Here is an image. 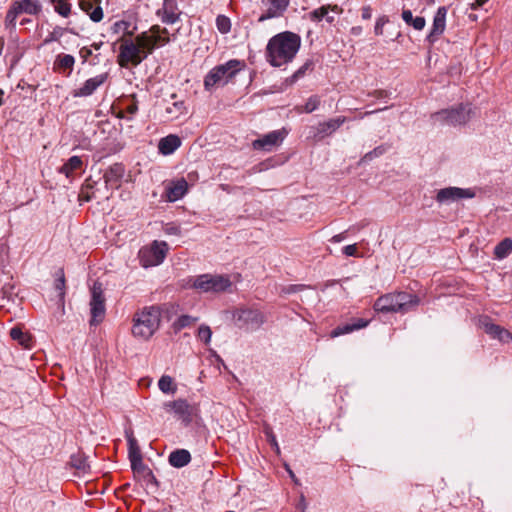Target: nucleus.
Returning a JSON list of instances; mask_svg holds the SVG:
<instances>
[{
  "label": "nucleus",
  "mask_w": 512,
  "mask_h": 512,
  "mask_svg": "<svg viewBox=\"0 0 512 512\" xmlns=\"http://www.w3.org/2000/svg\"><path fill=\"white\" fill-rule=\"evenodd\" d=\"M124 147L121 130H112L108 132L100 149V158L115 154Z\"/></svg>",
  "instance_id": "14"
},
{
  "label": "nucleus",
  "mask_w": 512,
  "mask_h": 512,
  "mask_svg": "<svg viewBox=\"0 0 512 512\" xmlns=\"http://www.w3.org/2000/svg\"><path fill=\"white\" fill-rule=\"evenodd\" d=\"M169 464L175 468H182L191 461V454L186 449H176L168 457Z\"/></svg>",
  "instance_id": "28"
},
{
  "label": "nucleus",
  "mask_w": 512,
  "mask_h": 512,
  "mask_svg": "<svg viewBox=\"0 0 512 512\" xmlns=\"http://www.w3.org/2000/svg\"><path fill=\"white\" fill-rule=\"evenodd\" d=\"M320 104V100L317 96H312L308 99V101L304 105V111L307 113H311L317 109Z\"/></svg>",
  "instance_id": "49"
},
{
  "label": "nucleus",
  "mask_w": 512,
  "mask_h": 512,
  "mask_svg": "<svg viewBox=\"0 0 512 512\" xmlns=\"http://www.w3.org/2000/svg\"><path fill=\"white\" fill-rule=\"evenodd\" d=\"M486 2H487V0H475V2L472 3V8L477 9V8L483 6Z\"/></svg>",
  "instance_id": "62"
},
{
  "label": "nucleus",
  "mask_w": 512,
  "mask_h": 512,
  "mask_svg": "<svg viewBox=\"0 0 512 512\" xmlns=\"http://www.w3.org/2000/svg\"><path fill=\"white\" fill-rule=\"evenodd\" d=\"M233 319L238 328L246 331L257 330L265 323L264 314L251 308L237 309L233 314Z\"/></svg>",
  "instance_id": "9"
},
{
  "label": "nucleus",
  "mask_w": 512,
  "mask_h": 512,
  "mask_svg": "<svg viewBox=\"0 0 512 512\" xmlns=\"http://www.w3.org/2000/svg\"><path fill=\"white\" fill-rule=\"evenodd\" d=\"M158 387L165 394H174L177 391V386L174 384L173 378L168 375H163L159 379Z\"/></svg>",
  "instance_id": "39"
},
{
  "label": "nucleus",
  "mask_w": 512,
  "mask_h": 512,
  "mask_svg": "<svg viewBox=\"0 0 512 512\" xmlns=\"http://www.w3.org/2000/svg\"><path fill=\"white\" fill-rule=\"evenodd\" d=\"M50 2L60 16L67 18L71 14V4L68 0H51Z\"/></svg>",
  "instance_id": "42"
},
{
  "label": "nucleus",
  "mask_w": 512,
  "mask_h": 512,
  "mask_svg": "<svg viewBox=\"0 0 512 512\" xmlns=\"http://www.w3.org/2000/svg\"><path fill=\"white\" fill-rule=\"evenodd\" d=\"M125 173V167L122 163H114L104 173V181L111 188H119L121 179Z\"/></svg>",
  "instance_id": "18"
},
{
  "label": "nucleus",
  "mask_w": 512,
  "mask_h": 512,
  "mask_svg": "<svg viewBox=\"0 0 512 512\" xmlns=\"http://www.w3.org/2000/svg\"><path fill=\"white\" fill-rule=\"evenodd\" d=\"M164 409L168 412H174L185 427H188L199 414V408L196 404H190L182 398L165 402Z\"/></svg>",
  "instance_id": "7"
},
{
  "label": "nucleus",
  "mask_w": 512,
  "mask_h": 512,
  "mask_svg": "<svg viewBox=\"0 0 512 512\" xmlns=\"http://www.w3.org/2000/svg\"><path fill=\"white\" fill-rule=\"evenodd\" d=\"M471 115L469 105H459L457 108L445 109L432 116L434 125L462 126L467 123Z\"/></svg>",
  "instance_id": "5"
},
{
  "label": "nucleus",
  "mask_w": 512,
  "mask_h": 512,
  "mask_svg": "<svg viewBox=\"0 0 512 512\" xmlns=\"http://www.w3.org/2000/svg\"><path fill=\"white\" fill-rule=\"evenodd\" d=\"M312 68V62L307 61L305 62L293 75L292 79L293 81L298 80L299 78L303 77L307 70Z\"/></svg>",
  "instance_id": "50"
},
{
  "label": "nucleus",
  "mask_w": 512,
  "mask_h": 512,
  "mask_svg": "<svg viewBox=\"0 0 512 512\" xmlns=\"http://www.w3.org/2000/svg\"><path fill=\"white\" fill-rule=\"evenodd\" d=\"M475 195V191L471 188L451 186L438 190L435 199L438 203H449L460 199L474 198Z\"/></svg>",
  "instance_id": "12"
},
{
  "label": "nucleus",
  "mask_w": 512,
  "mask_h": 512,
  "mask_svg": "<svg viewBox=\"0 0 512 512\" xmlns=\"http://www.w3.org/2000/svg\"><path fill=\"white\" fill-rule=\"evenodd\" d=\"M130 27V23L127 22V21H124V20H121V21H117L115 22L112 26H111V31L114 33V34H119V33H123V34H129L131 35L132 33L128 31Z\"/></svg>",
  "instance_id": "47"
},
{
  "label": "nucleus",
  "mask_w": 512,
  "mask_h": 512,
  "mask_svg": "<svg viewBox=\"0 0 512 512\" xmlns=\"http://www.w3.org/2000/svg\"><path fill=\"white\" fill-rule=\"evenodd\" d=\"M371 15H372V11H371V8L369 6H366V7L362 8V18L363 19H366V20L370 19Z\"/></svg>",
  "instance_id": "61"
},
{
  "label": "nucleus",
  "mask_w": 512,
  "mask_h": 512,
  "mask_svg": "<svg viewBox=\"0 0 512 512\" xmlns=\"http://www.w3.org/2000/svg\"><path fill=\"white\" fill-rule=\"evenodd\" d=\"M106 299L104 295L103 284L100 281H95L91 287V300H90V311L91 319L90 325L96 326L101 323L106 313Z\"/></svg>",
  "instance_id": "8"
},
{
  "label": "nucleus",
  "mask_w": 512,
  "mask_h": 512,
  "mask_svg": "<svg viewBox=\"0 0 512 512\" xmlns=\"http://www.w3.org/2000/svg\"><path fill=\"white\" fill-rule=\"evenodd\" d=\"M286 135L287 130H273L270 133L254 140L252 142V147L255 150L270 152L282 143Z\"/></svg>",
  "instance_id": "11"
},
{
  "label": "nucleus",
  "mask_w": 512,
  "mask_h": 512,
  "mask_svg": "<svg viewBox=\"0 0 512 512\" xmlns=\"http://www.w3.org/2000/svg\"><path fill=\"white\" fill-rule=\"evenodd\" d=\"M426 21L424 17L417 16L413 18L412 23L410 26H412L415 30H422L425 27Z\"/></svg>",
  "instance_id": "52"
},
{
  "label": "nucleus",
  "mask_w": 512,
  "mask_h": 512,
  "mask_svg": "<svg viewBox=\"0 0 512 512\" xmlns=\"http://www.w3.org/2000/svg\"><path fill=\"white\" fill-rule=\"evenodd\" d=\"M284 468L289 474L290 478L296 485H300L299 479L295 476L294 472L292 471L290 465L288 463H284Z\"/></svg>",
  "instance_id": "58"
},
{
  "label": "nucleus",
  "mask_w": 512,
  "mask_h": 512,
  "mask_svg": "<svg viewBox=\"0 0 512 512\" xmlns=\"http://www.w3.org/2000/svg\"><path fill=\"white\" fill-rule=\"evenodd\" d=\"M232 286L230 278L226 275L202 274L193 279L192 287L201 292H224Z\"/></svg>",
  "instance_id": "6"
},
{
  "label": "nucleus",
  "mask_w": 512,
  "mask_h": 512,
  "mask_svg": "<svg viewBox=\"0 0 512 512\" xmlns=\"http://www.w3.org/2000/svg\"><path fill=\"white\" fill-rule=\"evenodd\" d=\"M345 238H346V231L339 233L337 235H334L330 241L333 243H339V242L343 241Z\"/></svg>",
  "instance_id": "60"
},
{
  "label": "nucleus",
  "mask_w": 512,
  "mask_h": 512,
  "mask_svg": "<svg viewBox=\"0 0 512 512\" xmlns=\"http://www.w3.org/2000/svg\"><path fill=\"white\" fill-rule=\"evenodd\" d=\"M396 304L398 311L400 313H405L410 311L412 308L418 306L420 300L418 296L407 293V292H398L394 293Z\"/></svg>",
  "instance_id": "22"
},
{
  "label": "nucleus",
  "mask_w": 512,
  "mask_h": 512,
  "mask_svg": "<svg viewBox=\"0 0 512 512\" xmlns=\"http://www.w3.org/2000/svg\"><path fill=\"white\" fill-rule=\"evenodd\" d=\"M216 25L218 30L223 34L228 33L231 29L230 19L224 15L217 16Z\"/></svg>",
  "instance_id": "46"
},
{
  "label": "nucleus",
  "mask_w": 512,
  "mask_h": 512,
  "mask_svg": "<svg viewBox=\"0 0 512 512\" xmlns=\"http://www.w3.org/2000/svg\"><path fill=\"white\" fill-rule=\"evenodd\" d=\"M20 13L29 15H37L42 10V5L39 0H21L14 1Z\"/></svg>",
  "instance_id": "30"
},
{
  "label": "nucleus",
  "mask_w": 512,
  "mask_h": 512,
  "mask_svg": "<svg viewBox=\"0 0 512 512\" xmlns=\"http://www.w3.org/2000/svg\"><path fill=\"white\" fill-rule=\"evenodd\" d=\"M91 135V149L95 150L96 153L100 154V149L103 141L105 140L108 132H112V130H87Z\"/></svg>",
  "instance_id": "33"
},
{
  "label": "nucleus",
  "mask_w": 512,
  "mask_h": 512,
  "mask_svg": "<svg viewBox=\"0 0 512 512\" xmlns=\"http://www.w3.org/2000/svg\"><path fill=\"white\" fill-rule=\"evenodd\" d=\"M10 336L13 340H17L21 344H25V341L28 338L27 335L19 327H13L10 330Z\"/></svg>",
  "instance_id": "48"
},
{
  "label": "nucleus",
  "mask_w": 512,
  "mask_h": 512,
  "mask_svg": "<svg viewBox=\"0 0 512 512\" xmlns=\"http://www.w3.org/2000/svg\"><path fill=\"white\" fill-rule=\"evenodd\" d=\"M299 506H301L303 509L306 507L304 495H301V497H300Z\"/></svg>",
  "instance_id": "63"
},
{
  "label": "nucleus",
  "mask_w": 512,
  "mask_h": 512,
  "mask_svg": "<svg viewBox=\"0 0 512 512\" xmlns=\"http://www.w3.org/2000/svg\"><path fill=\"white\" fill-rule=\"evenodd\" d=\"M309 286L303 285V284H292L289 285L287 288H285V292L288 294L296 293L303 291L304 289L308 288Z\"/></svg>",
  "instance_id": "55"
},
{
  "label": "nucleus",
  "mask_w": 512,
  "mask_h": 512,
  "mask_svg": "<svg viewBox=\"0 0 512 512\" xmlns=\"http://www.w3.org/2000/svg\"><path fill=\"white\" fill-rule=\"evenodd\" d=\"M388 22V18L383 16L377 19L374 32L376 35H382L383 34V26Z\"/></svg>",
  "instance_id": "51"
},
{
  "label": "nucleus",
  "mask_w": 512,
  "mask_h": 512,
  "mask_svg": "<svg viewBox=\"0 0 512 512\" xmlns=\"http://www.w3.org/2000/svg\"><path fill=\"white\" fill-rule=\"evenodd\" d=\"M100 3L101 0H79L81 10L86 12L93 22H100L103 19Z\"/></svg>",
  "instance_id": "25"
},
{
  "label": "nucleus",
  "mask_w": 512,
  "mask_h": 512,
  "mask_svg": "<svg viewBox=\"0 0 512 512\" xmlns=\"http://www.w3.org/2000/svg\"><path fill=\"white\" fill-rule=\"evenodd\" d=\"M300 43V37L292 32H282L273 36L266 48L268 62L279 67L292 61L300 48Z\"/></svg>",
  "instance_id": "1"
},
{
  "label": "nucleus",
  "mask_w": 512,
  "mask_h": 512,
  "mask_svg": "<svg viewBox=\"0 0 512 512\" xmlns=\"http://www.w3.org/2000/svg\"><path fill=\"white\" fill-rule=\"evenodd\" d=\"M345 122V118L337 117L335 119H332L328 124L327 128H335L336 126H340Z\"/></svg>",
  "instance_id": "59"
},
{
  "label": "nucleus",
  "mask_w": 512,
  "mask_h": 512,
  "mask_svg": "<svg viewBox=\"0 0 512 512\" xmlns=\"http://www.w3.org/2000/svg\"><path fill=\"white\" fill-rule=\"evenodd\" d=\"M127 443H128V458L130 464H135L136 462H140V458H142V453L136 438L133 435V432L125 431Z\"/></svg>",
  "instance_id": "29"
},
{
  "label": "nucleus",
  "mask_w": 512,
  "mask_h": 512,
  "mask_svg": "<svg viewBox=\"0 0 512 512\" xmlns=\"http://www.w3.org/2000/svg\"><path fill=\"white\" fill-rule=\"evenodd\" d=\"M66 29L60 26H56L44 39L43 45H47L54 41H59V39L64 35Z\"/></svg>",
  "instance_id": "44"
},
{
  "label": "nucleus",
  "mask_w": 512,
  "mask_h": 512,
  "mask_svg": "<svg viewBox=\"0 0 512 512\" xmlns=\"http://www.w3.org/2000/svg\"><path fill=\"white\" fill-rule=\"evenodd\" d=\"M182 144V139L176 134H169L158 142V151L167 156L173 154Z\"/></svg>",
  "instance_id": "21"
},
{
  "label": "nucleus",
  "mask_w": 512,
  "mask_h": 512,
  "mask_svg": "<svg viewBox=\"0 0 512 512\" xmlns=\"http://www.w3.org/2000/svg\"><path fill=\"white\" fill-rule=\"evenodd\" d=\"M54 288L58 291L59 304L64 305L66 280L64 270L62 268L58 269L55 273Z\"/></svg>",
  "instance_id": "32"
},
{
  "label": "nucleus",
  "mask_w": 512,
  "mask_h": 512,
  "mask_svg": "<svg viewBox=\"0 0 512 512\" xmlns=\"http://www.w3.org/2000/svg\"><path fill=\"white\" fill-rule=\"evenodd\" d=\"M108 78L107 73L96 75L95 77L87 79L84 84L73 92L75 97H87L92 95L98 87L103 85Z\"/></svg>",
  "instance_id": "16"
},
{
  "label": "nucleus",
  "mask_w": 512,
  "mask_h": 512,
  "mask_svg": "<svg viewBox=\"0 0 512 512\" xmlns=\"http://www.w3.org/2000/svg\"><path fill=\"white\" fill-rule=\"evenodd\" d=\"M485 332L494 338H498L499 340L503 341L504 336L507 338H512L511 333L502 328L501 326L494 324V323H484Z\"/></svg>",
  "instance_id": "35"
},
{
  "label": "nucleus",
  "mask_w": 512,
  "mask_h": 512,
  "mask_svg": "<svg viewBox=\"0 0 512 512\" xmlns=\"http://www.w3.org/2000/svg\"><path fill=\"white\" fill-rule=\"evenodd\" d=\"M168 252L166 242L154 241L151 246L143 247L139 251V261L144 268L157 266L161 264Z\"/></svg>",
  "instance_id": "10"
},
{
  "label": "nucleus",
  "mask_w": 512,
  "mask_h": 512,
  "mask_svg": "<svg viewBox=\"0 0 512 512\" xmlns=\"http://www.w3.org/2000/svg\"><path fill=\"white\" fill-rule=\"evenodd\" d=\"M75 58L70 54H58L53 63V69L56 72L69 76L74 68Z\"/></svg>",
  "instance_id": "26"
},
{
  "label": "nucleus",
  "mask_w": 512,
  "mask_h": 512,
  "mask_svg": "<svg viewBox=\"0 0 512 512\" xmlns=\"http://www.w3.org/2000/svg\"><path fill=\"white\" fill-rule=\"evenodd\" d=\"M72 468L85 474L90 471V465L88 463L87 456L82 452L72 454L69 461Z\"/></svg>",
  "instance_id": "31"
},
{
  "label": "nucleus",
  "mask_w": 512,
  "mask_h": 512,
  "mask_svg": "<svg viewBox=\"0 0 512 512\" xmlns=\"http://www.w3.org/2000/svg\"><path fill=\"white\" fill-rule=\"evenodd\" d=\"M265 12L261 14L258 21L264 22L268 19L282 17L287 11L290 0H261Z\"/></svg>",
  "instance_id": "13"
},
{
  "label": "nucleus",
  "mask_w": 512,
  "mask_h": 512,
  "mask_svg": "<svg viewBox=\"0 0 512 512\" xmlns=\"http://www.w3.org/2000/svg\"><path fill=\"white\" fill-rule=\"evenodd\" d=\"M390 146L388 144H382L376 148H374L372 151L367 152L360 160L359 164L361 163H367L369 161H372L374 158H377L384 153L388 151Z\"/></svg>",
  "instance_id": "41"
},
{
  "label": "nucleus",
  "mask_w": 512,
  "mask_h": 512,
  "mask_svg": "<svg viewBox=\"0 0 512 512\" xmlns=\"http://www.w3.org/2000/svg\"><path fill=\"white\" fill-rule=\"evenodd\" d=\"M181 14L182 12L178 7L177 0H164L162 7L157 11V15L165 24L176 23L180 19Z\"/></svg>",
  "instance_id": "15"
},
{
  "label": "nucleus",
  "mask_w": 512,
  "mask_h": 512,
  "mask_svg": "<svg viewBox=\"0 0 512 512\" xmlns=\"http://www.w3.org/2000/svg\"><path fill=\"white\" fill-rule=\"evenodd\" d=\"M131 469L134 473H141V472H147V469H149L144 463H143V457L140 458V462H136L135 464H131Z\"/></svg>",
  "instance_id": "53"
},
{
  "label": "nucleus",
  "mask_w": 512,
  "mask_h": 512,
  "mask_svg": "<svg viewBox=\"0 0 512 512\" xmlns=\"http://www.w3.org/2000/svg\"><path fill=\"white\" fill-rule=\"evenodd\" d=\"M343 253L346 256H356V254H357V245L356 244H352V245L345 246L343 248Z\"/></svg>",
  "instance_id": "56"
},
{
  "label": "nucleus",
  "mask_w": 512,
  "mask_h": 512,
  "mask_svg": "<svg viewBox=\"0 0 512 512\" xmlns=\"http://www.w3.org/2000/svg\"><path fill=\"white\" fill-rule=\"evenodd\" d=\"M127 109H128V111H129V113L133 114V113H135V112H136V110H137V106H136V105H134V104H132V105L128 106V108H127Z\"/></svg>",
  "instance_id": "64"
},
{
  "label": "nucleus",
  "mask_w": 512,
  "mask_h": 512,
  "mask_svg": "<svg viewBox=\"0 0 512 512\" xmlns=\"http://www.w3.org/2000/svg\"><path fill=\"white\" fill-rule=\"evenodd\" d=\"M369 323H370V320H366L363 318L352 319L351 323L338 325L336 328H334L331 331L330 336L332 338H335V337H338V336H341L344 334H348L355 330L365 328L366 326H368Z\"/></svg>",
  "instance_id": "23"
},
{
  "label": "nucleus",
  "mask_w": 512,
  "mask_h": 512,
  "mask_svg": "<svg viewBox=\"0 0 512 512\" xmlns=\"http://www.w3.org/2000/svg\"><path fill=\"white\" fill-rule=\"evenodd\" d=\"M242 62L229 60L228 62L215 66L209 71L204 79V87L210 91L216 86H223L241 70Z\"/></svg>",
  "instance_id": "4"
},
{
  "label": "nucleus",
  "mask_w": 512,
  "mask_h": 512,
  "mask_svg": "<svg viewBox=\"0 0 512 512\" xmlns=\"http://www.w3.org/2000/svg\"><path fill=\"white\" fill-rule=\"evenodd\" d=\"M161 310L157 306L144 307L133 317L132 333L135 337L148 340L159 329Z\"/></svg>",
  "instance_id": "2"
},
{
  "label": "nucleus",
  "mask_w": 512,
  "mask_h": 512,
  "mask_svg": "<svg viewBox=\"0 0 512 512\" xmlns=\"http://www.w3.org/2000/svg\"><path fill=\"white\" fill-rule=\"evenodd\" d=\"M263 432H264V434H265V436L267 438V441L270 443V445L272 446L274 451L277 454H280V447L278 445V442H277V439H276V436H275V434L273 432L272 427L269 424H264Z\"/></svg>",
  "instance_id": "43"
},
{
  "label": "nucleus",
  "mask_w": 512,
  "mask_h": 512,
  "mask_svg": "<svg viewBox=\"0 0 512 512\" xmlns=\"http://www.w3.org/2000/svg\"><path fill=\"white\" fill-rule=\"evenodd\" d=\"M188 190V183L184 178L172 181L166 187V196L168 201L175 202L181 199Z\"/></svg>",
  "instance_id": "24"
},
{
  "label": "nucleus",
  "mask_w": 512,
  "mask_h": 512,
  "mask_svg": "<svg viewBox=\"0 0 512 512\" xmlns=\"http://www.w3.org/2000/svg\"><path fill=\"white\" fill-rule=\"evenodd\" d=\"M197 337L204 342V344L208 345L211 341L212 330L208 325L202 324L199 326L197 331Z\"/></svg>",
  "instance_id": "45"
},
{
  "label": "nucleus",
  "mask_w": 512,
  "mask_h": 512,
  "mask_svg": "<svg viewBox=\"0 0 512 512\" xmlns=\"http://www.w3.org/2000/svg\"><path fill=\"white\" fill-rule=\"evenodd\" d=\"M120 53L118 55V63L121 67H127L129 63L134 66L139 65L142 60L147 56L142 55V50L147 49L148 43L146 42V33H143L136 38V42L122 37L120 39Z\"/></svg>",
  "instance_id": "3"
},
{
  "label": "nucleus",
  "mask_w": 512,
  "mask_h": 512,
  "mask_svg": "<svg viewBox=\"0 0 512 512\" xmlns=\"http://www.w3.org/2000/svg\"><path fill=\"white\" fill-rule=\"evenodd\" d=\"M68 137L72 139L71 145L73 149H91V135L87 130H70Z\"/></svg>",
  "instance_id": "27"
},
{
  "label": "nucleus",
  "mask_w": 512,
  "mask_h": 512,
  "mask_svg": "<svg viewBox=\"0 0 512 512\" xmlns=\"http://www.w3.org/2000/svg\"><path fill=\"white\" fill-rule=\"evenodd\" d=\"M374 310L377 313H398V308L395 300L394 293H388L380 296L376 299L374 305Z\"/></svg>",
  "instance_id": "20"
},
{
  "label": "nucleus",
  "mask_w": 512,
  "mask_h": 512,
  "mask_svg": "<svg viewBox=\"0 0 512 512\" xmlns=\"http://www.w3.org/2000/svg\"><path fill=\"white\" fill-rule=\"evenodd\" d=\"M329 6H322L318 9L313 10L310 13V18L313 21H321L322 19H326L327 22L332 23L334 21V17L329 15Z\"/></svg>",
  "instance_id": "40"
},
{
  "label": "nucleus",
  "mask_w": 512,
  "mask_h": 512,
  "mask_svg": "<svg viewBox=\"0 0 512 512\" xmlns=\"http://www.w3.org/2000/svg\"><path fill=\"white\" fill-rule=\"evenodd\" d=\"M512 252V239L504 238L494 248L496 259H504Z\"/></svg>",
  "instance_id": "36"
},
{
  "label": "nucleus",
  "mask_w": 512,
  "mask_h": 512,
  "mask_svg": "<svg viewBox=\"0 0 512 512\" xmlns=\"http://www.w3.org/2000/svg\"><path fill=\"white\" fill-rule=\"evenodd\" d=\"M20 11L18 10L16 4L13 2L10 6V8L7 11L6 17H5V27L6 29L13 30L16 27V20L18 16L20 15Z\"/></svg>",
  "instance_id": "38"
},
{
  "label": "nucleus",
  "mask_w": 512,
  "mask_h": 512,
  "mask_svg": "<svg viewBox=\"0 0 512 512\" xmlns=\"http://www.w3.org/2000/svg\"><path fill=\"white\" fill-rule=\"evenodd\" d=\"M144 479L147 481L148 484L155 485L156 487L159 486V482L151 469H147V472L144 475Z\"/></svg>",
  "instance_id": "54"
},
{
  "label": "nucleus",
  "mask_w": 512,
  "mask_h": 512,
  "mask_svg": "<svg viewBox=\"0 0 512 512\" xmlns=\"http://www.w3.org/2000/svg\"><path fill=\"white\" fill-rule=\"evenodd\" d=\"M82 164L83 162L79 156H72L62 165L60 172L64 173L67 177H70L73 172L82 167Z\"/></svg>",
  "instance_id": "34"
},
{
  "label": "nucleus",
  "mask_w": 512,
  "mask_h": 512,
  "mask_svg": "<svg viewBox=\"0 0 512 512\" xmlns=\"http://www.w3.org/2000/svg\"><path fill=\"white\" fill-rule=\"evenodd\" d=\"M199 320L198 317H193L191 315H181L179 316L172 324V329L175 333L180 332L182 329L186 327H190L195 324Z\"/></svg>",
  "instance_id": "37"
},
{
  "label": "nucleus",
  "mask_w": 512,
  "mask_h": 512,
  "mask_svg": "<svg viewBox=\"0 0 512 512\" xmlns=\"http://www.w3.org/2000/svg\"><path fill=\"white\" fill-rule=\"evenodd\" d=\"M401 17L403 19V21L410 26V24L412 23L413 21V15H412V12L408 9H404L402 11V14H401Z\"/></svg>",
  "instance_id": "57"
},
{
  "label": "nucleus",
  "mask_w": 512,
  "mask_h": 512,
  "mask_svg": "<svg viewBox=\"0 0 512 512\" xmlns=\"http://www.w3.org/2000/svg\"><path fill=\"white\" fill-rule=\"evenodd\" d=\"M446 15L447 8L445 6H441L437 9L434 15L431 31L427 36L429 42H435L438 39V37L445 31Z\"/></svg>",
  "instance_id": "17"
},
{
  "label": "nucleus",
  "mask_w": 512,
  "mask_h": 512,
  "mask_svg": "<svg viewBox=\"0 0 512 512\" xmlns=\"http://www.w3.org/2000/svg\"><path fill=\"white\" fill-rule=\"evenodd\" d=\"M151 35L146 34V42L148 43L147 50L151 52L157 45H164L169 43L170 39L167 36V29H161L160 26L155 25L150 29Z\"/></svg>",
  "instance_id": "19"
}]
</instances>
